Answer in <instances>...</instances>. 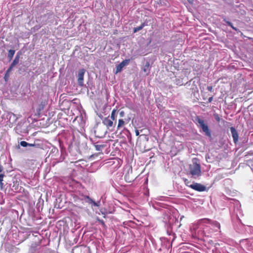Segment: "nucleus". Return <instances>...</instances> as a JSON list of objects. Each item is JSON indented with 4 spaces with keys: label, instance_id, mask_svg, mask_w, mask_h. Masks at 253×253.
<instances>
[{
    "label": "nucleus",
    "instance_id": "1a4fd4ad",
    "mask_svg": "<svg viewBox=\"0 0 253 253\" xmlns=\"http://www.w3.org/2000/svg\"><path fill=\"white\" fill-rule=\"evenodd\" d=\"M19 58H20V57H19V56L18 55H17L15 56V57L14 60L13 61L12 63L10 65V66L9 67V68L7 69V73H9L12 70L13 68L19 63Z\"/></svg>",
    "mask_w": 253,
    "mask_h": 253
},
{
    "label": "nucleus",
    "instance_id": "4be33fe9",
    "mask_svg": "<svg viewBox=\"0 0 253 253\" xmlns=\"http://www.w3.org/2000/svg\"><path fill=\"white\" fill-rule=\"evenodd\" d=\"M86 198L87 199V202L89 203L93 204V202H94V201L88 196H86Z\"/></svg>",
    "mask_w": 253,
    "mask_h": 253
},
{
    "label": "nucleus",
    "instance_id": "39448f33",
    "mask_svg": "<svg viewBox=\"0 0 253 253\" xmlns=\"http://www.w3.org/2000/svg\"><path fill=\"white\" fill-rule=\"evenodd\" d=\"M129 60L126 59L123 61L120 64H119L116 67V71L115 72V74H117L119 72H121L123 69V68L127 65L129 63Z\"/></svg>",
    "mask_w": 253,
    "mask_h": 253
},
{
    "label": "nucleus",
    "instance_id": "412c9836",
    "mask_svg": "<svg viewBox=\"0 0 253 253\" xmlns=\"http://www.w3.org/2000/svg\"><path fill=\"white\" fill-rule=\"evenodd\" d=\"M184 182L185 183V184L190 187V185H191L192 184H190V182L186 178H184Z\"/></svg>",
    "mask_w": 253,
    "mask_h": 253
},
{
    "label": "nucleus",
    "instance_id": "6e6552de",
    "mask_svg": "<svg viewBox=\"0 0 253 253\" xmlns=\"http://www.w3.org/2000/svg\"><path fill=\"white\" fill-rule=\"evenodd\" d=\"M102 123L108 128L113 126V120L109 117L104 118L102 120Z\"/></svg>",
    "mask_w": 253,
    "mask_h": 253
},
{
    "label": "nucleus",
    "instance_id": "aec40b11",
    "mask_svg": "<svg viewBox=\"0 0 253 253\" xmlns=\"http://www.w3.org/2000/svg\"><path fill=\"white\" fill-rule=\"evenodd\" d=\"M4 176H5V175L4 174H3V173L0 174V185L1 186H2L3 185L2 181H3V178Z\"/></svg>",
    "mask_w": 253,
    "mask_h": 253
},
{
    "label": "nucleus",
    "instance_id": "0eeeda50",
    "mask_svg": "<svg viewBox=\"0 0 253 253\" xmlns=\"http://www.w3.org/2000/svg\"><path fill=\"white\" fill-rule=\"evenodd\" d=\"M230 130L232 134V136L233 139V141L235 143H236L238 141V133L237 132V131L236 130V129L234 127H230Z\"/></svg>",
    "mask_w": 253,
    "mask_h": 253
},
{
    "label": "nucleus",
    "instance_id": "b1692460",
    "mask_svg": "<svg viewBox=\"0 0 253 253\" xmlns=\"http://www.w3.org/2000/svg\"><path fill=\"white\" fill-rule=\"evenodd\" d=\"M93 205L94 206H95V207H99L100 205V202L98 201L97 202H95L94 201V202H93Z\"/></svg>",
    "mask_w": 253,
    "mask_h": 253
},
{
    "label": "nucleus",
    "instance_id": "f8f14e48",
    "mask_svg": "<svg viewBox=\"0 0 253 253\" xmlns=\"http://www.w3.org/2000/svg\"><path fill=\"white\" fill-rule=\"evenodd\" d=\"M14 53H15V50H12V49H10L8 51V57L10 59H11L12 58V57H13Z\"/></svg>",
    "mask_w": 253,
    "mask_h": 253
},
{
    "label": "nucleus",
    "instance_id": "20e7f679",
    "mask_svg": "<svg viewBox=\"0 0 253 253\" xmlns=\"http://www.w3.org/2000/svg\"><path fill=\"white\" fill-rule=\"evenodd\" d=\"M190 187L199 192L204 191L206 189V186L198 183H194L191 185H190Z\"/></svg>",
    "mask_w": 253,
    "mask_h": 253
},
{
    "label": "nucleus",
    "instance_id": "f257e3e1",
    "mask_svg": "<svg viewBox=\"0 0 253 253\" xmlns=\"http://www.w3.org/2000/svg\"><path fill=\"white\" fill-rule=\"evenodd\" d=\"M196 121L198 124V126L202 129L203 131L205 133L206 135L208 136L211 137V131L207 125L205 123L203 119H200L199 117H197L196 118Z\"/></svg>",
    "mask_w": 253,
    "mask_h": 253
},
{
    "label": "nucleus",
    "instance_id": "6ab92c4d",
    "mask_svg": "<svg viewBox=\"0 0 253 253\" xmlns=\"http://www.w3.org/2000/svg\"><path fill=\"white\" fill-rule=\"evenodd\" d=\"M213 116H214V119H215V120L218 122H219L220 121V118L218 114H216V113H214L213 114Z\"/></svg>",
    "mask_w": 253,
    "mask_h": 253
},
{
    "label": "nucleus",
    "instance_id": "4468645a",
    "mask_svg": "<svg viewBox=\"0 0 253 253\" xmlns=\"http://www.w3.org/2000/svg\"><path fill=\"white\" fill-rule=\"evenodd\" d=\"M223 21H225L227 23V24L228 26H230L233 30L237 31V29L236 27H234L230 22L227 21L225 19H224Z\"/></svg>",
    "mask_w": 253,
    "mask_h": 253
},
{
    "label": "nucleus",
    "instance_id": "dca6fc26",
    "mask_svg": "<svg viewBox=\"0 0 253 253\" xmlns=\"http://www.w3.org/2000/svg\"><path fill=\"white\" fill-rule=\"evenodd\" d=\"M211 224L214 227H216L218 228L219 229L220 228V223L218 222L214 221H211Z\"/></svg>",
    "mask_w": 253,
    "mask_h": 253
},
{
    "label": "nucleus",
    "instance_id": "c85d7f7f",
    "mask_svg": "<svg viewBox=\"0 0 253 253\" xmlns=\"http://www.w3.org/2000/svg\"><path fill=\"white\" fill-rule=\"evenodd\" d=\"M188 2L190 3H192L194 1V0H187Z\"/></svg>",
    "mask_w": 253,
    "mask_h": 253
},
{
    "label": "nucleus",
    "instance_id": "bb28decb",
    "mask_svg": "<svg viewBox=\"0 0 253 253\" xmlns=\"http://www.w3.org/2000/svg\"><path fill=\"white\" fill-rule=\"evenodd\" d=\"M8 77H9V73H7V72H6L5 73V76H4L5 80H6L8 79Z\"/></svg>",
    "mask_w": 253,
    "mask_h": 253
},
{
    "label": "nucleus",
    "instance_id": "5701e85b",
    "mask_svg": "<svg viewBox=\"0 0 253 253\" xmlns=\"http://www.w3.org/2000/svg\"><path fill=\"white\" fill-rule=\"evenodd\" d=\"M102 145H95V147L97 151H100L101 150V148L102 147Z\"/></svg>",
    "mask_w": 253,
    "mask_h": 253
},
{
    "label": "nucleus",
    "instance_id": "c756f323",
    "mask_svg": "<svg viewBox=\"0 0 253 253\" xmlns=\"http://www.w3.org/2000/svg\"><path fill=\"white\" fill-rule=\"evenodd\" d=\"M135 133H136V135L137 136L139 135V131H138V130H136L135 131Z\"/></svg>",
    "mask_w": 253,
    "mask_h": 253
},
{
    "label": "nucleus",
    "instance_id": "7ed1b4c3",
    "mask_svg": "<svg viewBox=\"0 0 253 253\" xmlns=\"http://www.w3.org/2000/svg\"><path fill=\"white\" fill-rule=\"evenodd\" d=\"M85 70L84 69L80 70L78 72V83L80 86L84 85V77L85 74Z\"/></svg>",
    "mask_w": 253,
    "mask_h": 253
},
{
    "label": "nucleus",
    "instance_id": "393cba45",
    "mask_svg": "<svg viewBox=\"0 0 253 253\" xmlns=\"http://www.w3.org/2000/svg\"><path fill=\"white\" fill-rule=\"evenodd\" d=\"M120 116L121 117H123L125 116V112L124 111H121L120 112Z\"/></svg>",
    "mask_w": 253,
    "mask_h": 253
},
{
    "label": "nucleus",
    "instance_id": "423d86ee",
    "mask_svg": "<svg viewBox=\"0 0 253 253\" xmlns=\"http://www.w3.org/2000/svg\"><path fill=\"white\" fill-rule=\"evenodd\" d=\"M151 66L149 61H146L145 65L142 68L143 71L146 74V75H148L150 73Z\"/></svg>",
    "mask_w": 253,
    "mask_h": 253
},
{
    "label": "nucleus",
    "instance_id": "f03ea898",
    "mask_svg": "<svg viewBox=\"0 0 253 253\" xmlns=\"http://www.w3.org/2000/svg\"><path fill=\"white\" fill-rule=\"evenodd\" d=\"M190 173L193 176H199L201 175V168L200 165L193 163L190 166Z\"/></svg>",
    "mask_w": 253,
    "mask_h": 253
},
{
    "label": "nucleus",
    "instance_id": "9b49d317",
    "mask_svg": "<svg viewBox=\"0 0 253 253\" xmlns=\"http://www.w3.org/2000/svg\"><path fill=\"white\" fill-rule=\"evenodd\" d=\"M145 23H142L140 26L137 27L134 29V33H136L138 32L139 31L142 29V28L145 26Z\"/></svg>",
    "mask_w": 253,
    "mask_h": 253
},
{
    "label": "nucleus",
    "instance_id": "a878e982",
    "mask_svg": "<svg viewBox=\"0 0 253 253\" xmlns=\"http://www.w3.org/2000/svg\"><path fill=\"white\" fill-rule=\"evenodd\" d=\"M212 86H208L207 87V89L210 91H212Z\"/></svg>",
    "mask_w": 253,
    "mask_h": 253
},
{
    "label": "nucleus",
    "instance_id": "2eb2a0df",
    "mask_svg": "<svg viewBox=\"0 0 253 253\" xmlns=\"http://www.w3.org/2000/svg\"><path fill=\"white\" fill-rule=\"evenodd\" d=\"M116 113V109H114L112 111L110 119L111 120H112L113 121L115 120V119H116V116H115Z\"/></svg>",
    "mask_w": 253,
    "mask_h": 253
},
{
    "label": "nucleus",
    "instance_id": "9d476101",
    "mask_svg": "<svg viewBox=\"0 0 253 253\" xmlns=\"http://www.w3.org/2000/svg\"><path fill=\"white\" fill-rule=\"evenodd\" d=\"M20 145L22 147H28V146H30V147H35L37 145L35 144H31V143H29L25 141H22L20 142Z\"/></svg>",
    "mask_w": 253,
    "mask_h": 253
},
{
    "label": "nucleus",
    "instance_id": "cd10ccee",
    "mask_svg": "<svg viewBox=\"0 0 253 253\" xmlns=\"http://www.w3.org/2000/svg\"><path fill=\"white\" fill-rule=\"evenodd\" d=\"M212 99H213V97L212 96L211 97H210L209 99H208V101L209 102H211L212 101Z\"/></svg>",
    "mask_w": 253,
    "mask_h": 253
},
{
    "label": "nucleus",
    "instance_id": "ddd939ff",
    "mask_svg": "<svg viewBox=\"0 0 253 253\" xmlns=\"http://www.w3.org/2000/svg\"><path fill=\"white\" fill-rule=\"evenodd\" d=\"M125 125V122L123 119H119L118 121V125L117 129H119L120 127L123 126Z\"/></svg>",
    "mask_w": 253,
    "mask_h": 253
},
{
    "label": "nucleus",
    "instance_id": "f3484780",
    "mask_svg": "<svg viewBox=\"0 0 253 253\" xmlns=\"http://www.w3.org/2000/svg\"><path fill=\"white\" fill-rule=\"evenodd\" d=\"M7 117H9V120H10L11 118H13V121L16 120L15 116L13 113H8L7 116Z\"/></svg>",
    "mask_w": 253,
    "mask_h": 253
},
{
    "label": "nucleus",
    "instance_id": "a211bd4d",
    "mask_svg": "<svg viewBox=\"0 0 253 253\" xmlns=\"http://www.w3.org/2000/svg\"><path fill=\"white\" fill-rule=\"evenodd\" d=\"M201 223H211V220H210L209 219H208V218H205V219H202L201 220Z\"/></svg>",
    "mask_w": 253,
    "mask_h": 253
}]
</instances>
